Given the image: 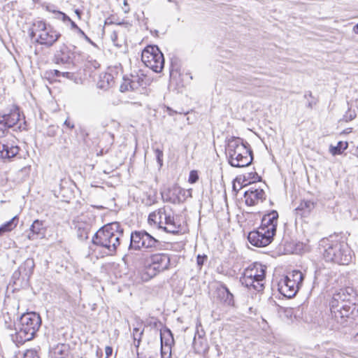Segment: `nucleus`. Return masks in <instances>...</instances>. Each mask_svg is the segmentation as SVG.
<instances>
[{
	"mask_svg": "<svg viewBox=\"0 0 358 358\" xmlns=\"http://www.w3.org/2000/svg\"><path fill=\"white\" fill-rule=\"evenodd\" d=\"M124 229L117 222L108 223L101 227L93 236L92 243L101 249L106 256L115 255L123 236Z\"/></svg>",
	"mask_w": 358,
	"mask_h": 358,
	"instance_id": "nucleus-1",
	"label": "nucleus"
},
{
	"mask_svg": "<svg viewBox=\"0 0 358 358\" xmlns=\"http://www.w3.org/2000/svg\"><path fill=\"white\" fill-rule=\"evenodd\" d=\"M226 153L228 162L233 167L248 166L253 160L249 143L239 137L231 136L228 138Z\"/></svg>",
	"mask_w": 358,
	"mask_h": 358,
	"instance_id": "nucleus-2",
	"label": "nucleus"
},
{
	"mask_svg": "<svg viewBox=\"0 0 358 358\" xmlns=\"http://www.w3.org/2000/svg\"><path fill=\"white\" fill-rule=\"evenodd\" d=\"M41 325V318L35 312L24 313L21 315L15 327L16 332L13 341L17 345H22L34 338Z\"/></svg>",
	"mask_w": 358,
	"mask_h": 358,
	"instance_id": "nucleus-3",
	"label": "nucleus"
},
{
	"mask_svg": "<svg viewBox=\"0 0 358 358\" xmlns=\"http://www.w3.org/2000/svg\"><path fill=\"white\" fill-rule=\"evenodd\" d=\"M150 224H158L159 228L167 233L178 234L181 231V224L173 216L171 208L164 206L151 213L148 216Z\"/></svg>",
	"mask_w": 358,
	"mask_h": 358,
	"instance_id": "nucleus-4",
	"label": "nucleus"
},
{
	"mask_svg": "<svg viewBox=\"0 0 358 358\" xmlns=\"http://www.w3.org/2000/svg\"><path fill=\"white\" fill-rule=\"evenodd\" d=\"M162 243L145 230L134 231L130 235L129 250H145L153 252L159 250Z\"/></svg>",
	"mask_w": 358,
	"mask_h": 358,
	"instance_id": "nucleus-5",
	"label": "nucleus"
},
{
	"mask_svg": "<svg viewBox=\"0 0 358 358\" xmlns=\"http://www.w3.org/2000/svg\"><path fill=\"white\" fill-rule=\"evenodd\" d=\"M30 36L31 38L36 37V43L50 48L58 41L61 34L45 22L38 20L34 23Z\"/></svg>",
	"mask_w": 358,
	"mask_h": 358,
	"instance_id": "nucleus-6",
	"label": "nucleus"
},
{
	"mask_svg": "<svg viewBox=\"0 0 358 358\" xmlns=\"http://www.w3.org/2000/svg\"><path fill=\"white\" fill-rule=\"evenodd\" d=\"M347 252L345 246L341 243H328L324 246L323 257L327 262L347 265L351 261V256Z\"/></svg>",
	"mask_w": 358,
	"mask_h": 358,
	"instance_id": "nucleus-7",
	"label": "nucleus"
},
{
	"mask_svg": "<svg viewBox=\"0 0 358 358\" xmlns=\"http://www.w3.org/2000/svg\"><path fill=\"white\" fill-rule=\"evenodd\" d=\"M141 60L147 67L156 73L161 72L164 69V55L157 45L147 46L142 52Z\"/></svg>",
	"mask_w": 358,
	"mask_h": 358,
	"instance_id": "nucleus-8",
	"label": "nucleus"
},
{
	"mask_svg": "<svg viewBox=\"0 0 358 358\" xmlns=\"http://www.w3.org/2000/svg\"><path fill=\"white\" fill-rule=\"evenodd\" d=\"M150 262L147 267V273L150 277L169 268L170 257L166 253H156L150 256Z\"/></svg>",
	"mask_w": 358,
	"mask_h": 358,
	"instance_id": "nucleus-9",
	"label": "nucleus"
},
{
	"mask_svg": "<svg viewBox=\"0 0 358 358\" xmlns=\"http://www.w3.org/2000/svg\"><path fill=\"white\" fill-rule=\"evenodd\" d=\"M274 236L268 231L267 232L265 228L259 227L257 230L248 234V239L252 245L260 248L269 245Z\"/></svg>",
	"mask_w": 358,
	"mask_h": 358,
	"instance_id": "nucleus-10",
	"label": "nucleus"
},
{
	"mask_svg": "<svg viewBox=\"0 0 358 358\" xmlns=\"http://www.w3.org/2000/svg\"><path fill=\"white\" fill-rule=\"evenodd\" d=\"M20 114L18 108H15L8 114L0 115V136H3L5 131L13 127L20 121Z\"/></svg>",
	"mask_w": 358,
	"mask_h": 358,
	"instance_id": "nucleus-11",
	"label": "nucleus"
},
{
	"mask_svg": "<svg viewBox=\"0 0 358 358\" xmlns=\"http://www.w3.org/2000/svg\"><path fill=\"white\" fill-rule=\"evenodd\" d=\"M73 52L64 43L59 46L54 55V61L57 64H70L73 63Z\"/></svg>",
	"mask_w": 358,
	"mask_h": 358,
	"instance_id": "nucleus-12",
	"label": "nucleus"
},
{
	"mask_svg": "<svg viewBox=\"0 0 358 358\" xmlns=\"http://www.w3.org/2000/svg\"><path fill=\"white\" fill-rule=\"evenodd\" d=\"M333 297L336 298V300H340L343 303L345 302L350 306L351 304L355 305L357 301H358L357 292L352 287L341 289L334 294Z\"/></svg>",
	"mask_w": 358,
	"mask_h": 358,
	"instance_id": "nucleus-13",
	"label": "nucleus"
},
{
	"mask_svg": "<svg viewBox=\"0 0 358 358\" xmlns=\"http://www.w3.org/2000/svg\"><path fill=\"white\" fill-rule=\"evenodd\" d=\"M245 203L248 206H255L259 201L262 202L266 199L265 192L262 189L250 187L244 193Z\"/></svg>",
	"mask_w": 358,
	"mask_h": 358,
	"instance_id": "nucleus-14",
	"label": "nucleus"
},
{
	"mask_svg": "<svg viewBox=\"0 0 358 358\" xmlns=\"http://www.w3.org/2000/svg\"><path fill=\"white\" fill-rule=\"evenodd\" d=\"M278 213L276 210H271L264 215L262 219L260 227H264L266 231L275 235L278 225Z\"/></svg>",
	"mask_w": 358,
	"mask_h": 358,
	"instance_id": "nucleus-15",
	"label": "nucleus"
},
{
	"mask_svg": "<svg viewBox=\"0 0 358 358\" xmlns=\"http://www.w3.org/2000/svg\"><path fill=\"white\" fill-rule=\"evenodd\" d=\"M20 151L19 147L9 141H0V159H10L15 157Z\"/></svg>",
	"mask_w": 358,
	"mask_h": 358,
	"instance_id": "nucleus-16",
	"label": "nucleus"
},
{
	"mask_svg": "<svg viewBox=\"0 0 358 358\" xmlns=\"http://www.w3.org/2000/svg\"><path fill=\"white\" fill-rule=\"evenodd\" d=\"M217 299L223 304L228 306H234V295L230 292L224 283H220L215 290Z\"/></svg>",
	"mask_w": 358,
	"mask_h": 358,
	"instance_id": "nucleus-17",
	"label": "nucleus"
},
{
	"mask_svg": "<svg viewBox=\"0 0 358 358\" xmlns=\"http://www.w3.org/2000/svg\"><path fill=\"white\" fill-rule=\"evenodd\" d=\"M299 289V286L285 276L279 283V290L282 294L287 298L294 296Z\"/></svg>",
	"mask_w": 358,
	"mask_h": 358,
	"instance_id": "nucleus-18",
	"label": "nucleus"
},
{
	"mask_svg": "<svg viewBox=\"0 0 358 358\" xmlns=\"http://www.w3.org/2000/svg\"><path fill=\"white\" fill-rule=\"evenodd\" d=\"M45 231L46 229L44 227L43 222L36 220L33 222L29 228L27 238L31 241L43 238L45 236Z\"/></svg>",
	"mask_w": 358,
	"mask_h": 358,
	"instance_id": "nucleus-19",
	"label": "nucleus"
},
{
	"mask_svg": "<svg viewBox=\"0 0 358 358\" xmlns=\"http://www.w3.org/2000/svg\"><path fill=\"white\" fill-rule=\"evenodd\" d=\"M251 276H256L259 279L265 278L264 267L261 264L255 263L245 268L242 277L248 278Z\"/></svg>",
	"mask_w": 358,
	"mask_h": 358,
	"instance_id": "nucleus-20",
	"label": "nucleus"
},
{
	"mask_svg": "<svg viewBox=\"0 0 358 358\" xmlns=\"http://www.w3.org/2000/svg\"><path fill=\"white\" fill-rule=\"evenodd\" d=\"M242 285H245L249 289H253L255 291L259 292L264 288V278L259 279L256 276H251L248 278L241 277L240 279Z\"/></svg>",
	"mask_w": 358,
	"mask_h": 358,
	"instance_id": "nucleus-21",
	"label": "nucleus"
},
{
	"mask_svg": "<svg viewBox=\"0 0 358 358\" xmlns=\"http://www.w3.org/2000/svg\"><path fill=\"white\" fill-rule=\"evenodd\" d=\"M35 266L34 261L32 258H27L17 268L22 275V281L27 282L34 272Z\"/></svg>",
	"mask_w": 358,
	"mask_h": 358,
	"instance_id": "nucleus-22",
	"label": "nucleus"
},
{
	"mask_svg": "<svg viewBox=\"0 0 358 358\" xmlns=\"http://www.w3.org/2000/svg\"><path fill=\"white\" fill-rule=\"evenodd\" d=\"M52 358H72L69 345L59 343L50 350Z\"/></svg>",
	"mask_w": 358,
	"mask_h": 358,
	"instance_id": "nucleus-23",
	"label": "nucleus"
},
{
	"mask_svg": "<svg viewBox=\"0 0 358 358\" xmlns=\"http://www.w3.org/2000/svg\"><path fill=\"white\" fill-rule=\"evenodd\" d=\"M351 306H343L342 309L338 310V311H331V317L338 324H344L346 322V318L351 314Z\"/></svg>",
	"mask_w": 358,
	"mask_h": 358,
	"instance_id": "nucleus-24",
	"label": "nucleus"
},
{
	"mask_svg": "<svg viewBox=\"0 0 358 358\" xmlns=\"http://www.w3.org/2000/svg\"><path fill=\"white\" fill-rule=\"evenodd\" d=\"M315 208V203L310 200H303L295 208L296 213L301 217L308 216Z\"/></svg>",
	"mask_w": 358,
	"mask_h": 358,
	"instance_id": "nucleus-25",
	"label": "nucleus"
},
{
	"mask_svg": "<svg viewBox=\"0 0 358 358\" xmlns=\"http://www.w3.org/2000/svg\"><path fill=\"white\" fill-rule=\"evenodd\" d=\"M192 345L195 352L197 354H203L208 351V345L207 340L200 335L198 338L196 336L194 338Z\"/></svg>",
	"mask_w": 358,
	"mask_h": 358,
	"instance_id": "nucleus-26",
	"label": "nucleus"
},
{
	"mask_svg": "<svg viewBox=\"0 0 358 358\" xmlns=\"http://www.w3.org/2000/svg\"><path fill=\"white\" fill-rule=\"evenodd\" d=\"M75 228L77 230V236L79 239L83 241L88 238L90 225L85 223L78 224V219L74 221Z\"/></svg>",
	"mask_w": 358,
	"mask_h": 358,
	"instance_id": "nucleus-27",
	"label": "nucleus"
},
{
	"mask_svg": "<svg viewBox=\"0 0 358 358\" xmlns=\"http://www.w3.org/2000/svg\"><path fill=\"white\" fill-rule=\"evenodd\" d=\"M131 91L138 90L140 87H144L146 85L145 76L141 73V75H131Z\"/></svg>",
	"mask_w": 358,
	"mask_h": 358,
	"instance_id": "nucleus-28",
	"label": "nucleus"
},
{
	"mask_svg": "<svg viewBox=\"0 0 358 358\" xmlns=\"http://www.w3.org/2000/svg\"><path fill=\"white\" fill-rule=\"evenodd\" d=\"M18 221V216L15 215L10 220L2 224L0 227V236H2L6 232H9L14 229L17 227Z\"/></svg>",
	"mask_w": 358,
	"mask_h": 358,
	"instance_id": "nucleus-29",
	"label": "nucleus"
},
{
	"mask_svg": "<svg viewBox=\"0 0 358 358\" xmlns=\"http://www.w3.org/2000/svg\"><path fill=\"white\" fill-rule=\"evenodd\" d=\"M348 147V142L339 141L336 146L330 145L329 152L334 156L341 155Z\"/></svg>",
	"mask_w": 358,
	"mask_h": 358,
	"instance_id": "nucleus-30",
	"label": "nucleus"
},
{
	"mask_svg": "<svg viewBox=\"0 0 358 358\" xmlns=\"http://www.w3.org/2000/svg\"><path fill=\"white\" fill-rule=\"evenodd\" d=\"M287 278H290V280L295 282L299 287L302 283L303 280V275L299 271H294L292 273L286 275Z\"/></svg>",
	"mask_w": 358,
	"mask_h": 358,
	"instance_id": "nucleus-31",
	"label": "nucleus"
},
{
	"mask_svg": "<svg viewBox=\"0 0 358 358\" xmlns=\"http://www.w3.org/2000/svg\"><path fill=\"white\" fill-rule=\"evenodd\" d=\"M161 339V358H171V346L164 345V339L162 331L160 332Z\"/></svg>",
	"mask_w": 358,
	"mask_h": 358,
	"instance_id": "nucleus-32",
	"label": "nucleus"
},
{
	"mask_svg": "<svg viewBox=\"0 0 358 358\" xmlns=\"http://www.w3.org/2000/svg\"><path fill=\"white\" fill-rule=\"evenodd\" d=\"M162 334L164 339V345L172 346L174 344V339L171 330L166 329Z\"/></svg>",
	"mask_w": 358,
	"mask_h": 358,
	"instance_id": "nucleus-33",
	"label": "nucleus"
},
{
	"mask_svg": "<svg viewBox=\"0 0 358 358\" xmlns=\"http://www.w3.org/2000/svg\"><path fill=\"white\" fill-rule=\"evenodd\" d=\"M349 306V304H347L346 303H343L340 300H336V298L332 297L329 306H330V311L336 310L338 311L339 309H342L343 306Z\"/></svg>",
	"mask_w": 358,
	"mask_h": 358,
	"instance_id": "nucleus-34",
	"label": "nucleus"
},
{
	"mask_svg": "<svg viewBox=\"0 0 358 358\" xmlns=\"http://www.w3.org/2000/svg\"><path fill=\"white\" fill-rule=\"evenodd\" d=\"M143 333V330H140L138 328H134L133 329L134 345L136 348H138L140 345Z\"/></svg>",
	"mask_w": 358,
	"mask_h": 358,
	"instance_id": "nucleus-35",
	"label": "nucleus"
},
{
	"mask_svg": "<svg viewBox=\"0 0 358 358\" xmlns=\"http://www.w3.org/2000/svg\"><path fill=\"white\" fill-rule=\"evenodd\" d=\"M356 116L357 113L355 110L348 108V110L344 114L343 119L345 122H349L354 120L356 117Z\"/></svg>",
	"mask_w": 358,
	"mask_h": 358,
	"instance_id": "nucleus-36",
	"label": "nucleus"
},
{
	"mask_svg": "<svg viewBox=\"0 0 358 358\" xmlns=\"http://www.w3.org/2000/svg\"><path fill=\"white\" fill-rule=\"evenodd\" d=\"M120 89L122 92L131 90V82L130 78L124 79V81L121 84Z\"/></svg>",
	"mask_w": 358,
	"mask_h": 358,
	"instance_id": "nucleus-37",
	"label": "nucleus"
},
{
	"mask_svg": "<svg viewBox=\"0 0 358 358\" xmlns=\"http://www.w3.org/2000/svg\"><path fill=\"white\" fill-rule=\"evenodd\" d=\"M12 280L14 284H17L18 282L22 283V275L18 269L14 271L12 275Z\"/></svg>",
	"mask_w": 358,
	"mask_h": 358,
	"instance_id": "nucleus-38",
	"label": "nucleus"
},
{
	"mask_svg": "<svg viewBox=\"0 0 358 358\" xmlns=\"http://www.w3.org/2000/svg\"><path fill=\"white\" fill-rule=\"evenodd\" d=\"M156 158L157 163L159 164V166L161 167L163 165V151L159 148H156L155 150Z\"/></svg>",
	"mask_w": 358,
	"mask_h": 358,
	"instance_id": "nucleus-39",
	"label": "nucleus"
},
{
	"mask_svg": "<svg viewBox=\"0 0 358 358\" xmlns=\"http://www.w3.org/2000/svg\"><path fill=\"white\" fill-rule=\"evenodd\" d=\"M199 179V176L196 171H191L189 176L188 181L190 183H195Z\"/></svg>",
	"mask_w": 358,
	"mask_h": 358,
	"instance_id": "nucleus-40",
	"label": "nucleus"
},
{
	"mask_svg": "<svg viewBox=\"0 0 358 358\" xmlns=\"http://www.w3.org/2000/svg\"><path fill=\"white\" fill-rule=\"evenodd\" d=\"M207 259V256L206 255H199L196 257V263H197V265L201 268L203 263H204V261Z\"/></svg>",
	"mask_w": 358,
	"mask_h": 358,
	"instance_id": "nucleus-41",
	"label": "nucleus"
},
{
	"mask_svg": "<svg viewBox=\"0 0 358 358\" xmlns=\"http://www.w3.org/2000/svg\"><path fill=\"white\" fill-rule=\"evenodd\" d=\"M88 43L93 44L92 41L85 34V32L81 29H78V31Z\"/></svg>",
	"mask_w": 358,
	"mask_h": 358,
	"instance_id": "nucleus-42",
	"label": "nucleus"
},
{
	"mask_svg": "<svg viewBox=\"0 0 358 358\" xmlns=\"http://www.w3.org/2000/svg\"><path fill=\"white\" fill-rule=\"evenodd\" d=\"M138 358H155L153 355L150 352H145V353H138Z\"/></svg>",
	"mask_w": 358,
	"mask_h": 358,
	"instance_id": "nucleus-43",
	"label": "nucleus"
},
{
	"mask_svg": "<svg viewBox=\"0 0 358 358\" xmlns=\"http://www.w3.org/2000/svg\"><path fill=\"white\" fill-rule=\"evenodd\" d=\"M106 357L109 358L113 354V348L110 346H106L105 348Z\"/></svg>",
	"mask_w": 358,
	"mask_h": 358,
	"instance_id": "nucleus-44",
	"label": "nucleus"
},
{
	"mask_svg": "<svg viewBox=\"0 0 358 358\" xmlns=\"http://www.w3.org/2000/svg\"><path fill=\"white\" fill-rule=\"evenodd\" d=\"M58 13H59V15H62V20L64 22H66V21H69H69H71V18L68 15H66L65 13H62V12H59Z\"/></svg>",
	"mask_w": 358,
	"mask_h": 358,
	"instance_id": "nucleus-45",
	"label": "nucleus"
},
{
	"mask_svg": "<svg viewBox=\"0 0 358 358\" xmlns=\"http://www.w3.org/2000/svg\"><path fill=\"white\" fill-rule=\"evenodd\" d=\"M64 124L70 129L74 128V124L71 123L68 119L64 121Z\"/></svg>",
	"mask_w": 358,
	"mask_h": 358,
	"instance_id": "nucleus-46",
	"label": "nucleus"
},
{
	"mask_svg": "<svg viewBox=\"0 0 358 358\" xmlns=\"http://www.w3.org/2000/svg\"><path fill=\"white\" fill-rule=\"evenodd\" d=\"M61 76L70 79L73 77V74L69 72H62Z\"/></svg>",
	"mask_w": 358,
	"mask_h": 358,
	"instance_id": "nucleus-47",
	"label": "nucleus"
},
{
	"mask_svg": "<svg viewBox=\"0 0 358 358\" xmlns=\"http://www.w3.org/2000/svg\"><path fill=\"white\" fill-rule=\"evenodd\" d=\"M55 134V131L54 130V127H50L49 128V130L48 131V135L50 136H54Z\"/></svg>",
	"mask_w": 358,
	"mask_h": 358,
	"instance_id": "nucleus-48",
	"label": "nucleus"
},
{
	"mask_svg": "<svg viewBox=\"0 0 358 358\" xmlns=\"http://www.w3.org/2000/svg\"><path fill=\"white\" fill-rule=\"evenodd\" d=\"M123 4H124V6L125 7V8H124V12L125 13H128L129 12V5L127 3V0H124Z\"/></svg>",
	"mask_w": 358,
	"mask_h": 358,
	"instance_id": "nucleus-49",
	"label": "nucleus"
},
{
	"mask_svg": "<svg viewBox=\"0 0 358 358\" xmlns=\"http://www.w3.org/2000/svg\"><path fill=\"white\" fill-rule=\"evenodd\" d=\"M111 39L112 41H113V43L115 44V41L117 38V34L116 31H113V34H111Z\"/></svg>",
	"mask_w": 358,
	"mask_h": 358,
	"instance_id": "nucleus-50",
	"label": "nucleus"
},
{
	"mask_svg": "<svg viewBox=\"0 0 358 358\" xmlns=\"http://www.w3.org/2000/svg\"><path fill=\"white\" fill-rule=\"evenodd\" d=\"M52 74L56 77H59L61 76L62 75V72L59 71V70H53L52 72Z\"/></svg>",
	"mask_w": 358,
	"mask_h": 358,
	"instance_id": "nucleus-51",
	"label": "nucleus"
},
{
	"mask_svg": "<svg viewBox=\"0 0 358 358\" xmlns=\"http://www.w3.org/2000/svg\"><path fill=\"white\" fill-rule=\"evenodd\" d=\"M69 22H71V27H72L73 29H76V30L78 31V29H80V28H79V27H78V25L75 23V22L72 21L71 20V21H69Z\"/></svg>",
	"mask_w": 358,
	"mask_h": 358,
	"instance_id": "nucleus-52",
	"label": "nucleus"
},
{
	"mask_svg": "<svg viewBox=\"0 0 358 358\" xmlns=\"http://www.w3.org/2000/svg\"><path fill=\"white\" fill-rule=\"evenodd\" d=\"M34 352L33 351H27L24 355V358H28L32 355H34Z\"/></svg>",
	"mask_w": 358,
	"mask_h": 358,
	"instance_id": "nucleus-53",
	"label": "nucleus"
},
{
	"mask_svg": "<svg viewBox=\"0 0 358 358\" xmlns=\"http://www.w3.org/2000/svg\"><path fill=\"white\" fill-rule=\"evenodd\" d=\"M75 13L76 14V15L78 16V17L79 19H80V17H81V14H82V11H81V10H80L79 9H76V10H75Z\"/></svg>",
	"mask_w": 358,
	"mask_h": 358,
	"instance_id": "nucleus-54",
	"label": "nucleus"
},
{
	"mask_svg": "<svg viewBox=\"0 0 358 358\" xmlns=\"http://www.w3.org/2000/svg\"><path fill=\"white\" fill-rule=\"evenodd\" d=\"M352 31L355 34H358V23L353 27Z\"/></svg>",
	"mask_w": 358,
	"mask_h": 358,
	"instance_id": "nucleus-55",
	"label": "nucleus"
},
{
	"mask_svg": "<svg viewBox=\"0 0 358 358\" xmlns=\"http://www.w3.org/2000/svg\"><path fill=\"white\" fill-rule=\"evenodd\" d=\"M321 271L320 270H317L315 271V278L317 279Z\"/></svg>",
	"mask_w": 358,
	"mask_h": 358,
	"instance_id": "nucleus-56",
	"label": "nucleus"
},
{
	"mask_svg": "<svg viewBox=\"0 0 358 358\" xmlns=\"http://www.w3.org/2000/svg\"><path fill=\"white\" fill-rule=\"evenodd\" d=\"M355 152H356V155L358 157V146L357 147Z\"/></svg>",
	"mask_w": 358,
	"mask_h": 358,
	"instance_id": "nucleus-57",
	"label": "nucleus"
},
{
	"mask_svg": "<svg viewBox=\"0 0 358 358\" xmlns=\"http://www.w3.org/2000/svg\"><path fill=\"white\" fill-rule=\"evenodd\" d=\"M124 24V22H118V23H117V24H118V25H122V24Z\"/></svg>",
	"mask_w": 358,
	"mask_h": 358,
	"instance_id": "nucleus-58",
	"label": "nucleus"
},
{
	"mask_svg": "<svg viewBox=\"0 0 358 358\" xmlns=\"http://www.w3.org/2000/svg\"><path fill=\"white\" fill-rule=\"evenodd\" d=\"M311 96V92H309V94H305V96Z\"/></svg>",
	"mask_w": 358,
	"mask_h": 358,
	"instance_id": "nucleus-59",
	"label": "nucleus"
},
{
	"mask_svg": "<svg viewBox=\"0 0 358 358\" xmlns=\"http://www.w3.org/2000/svg\"><path fill=\"white\" fill-rule=\"evenodd\" d=\"M311 96V92H309V94H305V96Z\"/></svg>",
	"mask_w": 358,
	"mask_h": 358,
	"instance_id": "nucleus-60",
	"label": "nucleus"
},
{
	"mask_svg": "<svg viewBox=\"0 0 358 358\" xmlns=\"http://www.w3.org/2000/svg\"><path fill=\"white\" fill-rule=\"evenodd\" d=\"M311 96V92H309V94H305V96Z\"/></svg>",
	"mask_w": 358,
	"mask_h": 358,
	"instance_id": "nucleus-61",
	"label": "nucleus"
},
{
	"mask_svg": "<svg viewBox=\"0 0 358 358\" xmlns=\"http://www.w3.org/2000/svg\"><path fill=\"white\" fill-rule=\"evenodd\" d=\"M108 23H109V22H108V20H106L105 24H108ZM110 23H112V22H110Z\"/></svg>",
	"mask_w": 358,
	"mask_h": 358,
	"instance_id": "nucleus-62",
	"label": "nucleus"
},
{
	"mask_svg": "<svg viewBox=\"0 0 358 358\" xmlns=\"http://www.w3.org/2000/svg\"><path fill=\"white\" fill-rule=\"evenodd\" d=\"M356 338H357V339H358V334L357 335Z\"/></svg>",
	"mask_w": 358,
	"mask_h": 358,
	"instance_id": "nucleus-63",
	"label": "nucleus"
},
{
	"mask_svg": "<svg viewBox=\"0 0 358 358\" xmlns=\"http://www.w3.org/2000/svg\"><path fill=\"white\" fill-rule=\"evenodd\" d=\"M36 358H37V356L36 355Z\"/></svg>",
	"mask_w": 358,
	"mask_h": 358,
	"instance_id": "nucleus-64",
	"label": "nucleus"
}]
</instances>
